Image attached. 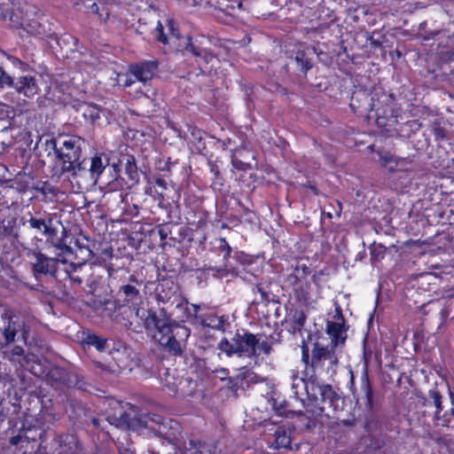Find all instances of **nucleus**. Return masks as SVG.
Here are the masks:
<instances>
[{
	"label": "nucleus",
	"instance_id": "17",
	"mask_svg": "<svg viewBox=\"0 0 454 454\" xmlns=\"http://www.w3.org/2000/svg\"><path fill=\"white\" fill-rule=\"evenodd\" d=\"M25 21L22 28L30 35L43 37L51 34L50 25L45 18L38 13L37 10L36 16H29Z\"/></svg>",
	"mask_w": 454,
	"mask_h": 454
},
{
	"label": "nucleus",
	"instance_id": "58",
	"mask_svg": "<svg viewBox=\"0 0 454 454\" xmlns=\"http://www.w3.org/2000/svg\"><path fill=\"white\" fill-rule=\"evenodd\" d=\"M210 170L215 176H217L220 173L218 166L215 163L210 162Z\"/></svg>",
	"mask_w": 454,
	"mask_h": 454
},
{
	"label": "nucleus",
	"instance_id": "36",
	"mask_svg": "<svg viewBox=\"0 0 454 454\" xmlns=\"http://www.w3.org/2000/svg\"><path fill=\"white\" fill-rule=\"evenodd\" d=\"M275 448H288L291 444V438L284 428L278 427L274 434Z\"/></svg>",
	"mask_w": 454,
	"mask_h": 454
},
{
	"label": "nucleus",
	"instance_id": "37",
	"mask_svg": "<svg viewBox=\"0 0 454 454\" xmlns=\"http://www.w3.org/2000/svg\"><path fill=\"white\" fill-rule=\"evenodd\" d=\"M203 271L206 275L209 276H213L215 278H224V277H227L229 271L228 270L226 269V267H212V266H208V267H205L203 269Z\"/></svg>",
	"mask_w": 454,
	"mask_h": 454
},
{
	"label": "nucleus",
	"instance_id": "9",
	"mask_svg": "<svg viewBox=\"0 0 454 454\" xmlns=\"http://www.w3.org/2000/svg\"><path fill=\"white\" fill-rule=\"evenodd\" d=\"M160 382L164 390L173 396H192L197 389V381L187 373L176 369H166L160 375Z\"/></svg>",
	"mask_w": 454,
	"mask_h": 454
},
{
	"label": "nucleus",
	"instance_id": "34",
	"mask_svg": "<svg viewBox=\"0 0 454 454\" xmlns=\"http://www.w3.org/2000/svg\"><path fill=\"white\" fill-rule=\"evenodd\" d=\"M200 325L204 327H208L212 329H223V320L222 317H219L215 315H207L206 317H200Z\"/></svg>",
	"mask_w": 454,
	"mask_h": 454
},
{
	"label": "nucleus",
	"instance_id": "15",
	"mask_svg": "<svg viewBox=\"0 0 454 454\" xmlns=\"http://www.w3.org/2000/svg\"><path fill=\"white\" fill-rule=\"evenodd\" d=\"M159 61L157 59L145 60L129 67V72L135 80L146 82L153 79L158 71Z\"/></svg>",
	"mask_w": 454,
	"mask_h": 454
},
{
	"label": "nucleus",
	"instance_id": "28",
	"mask_svg": "<svg viewBox=\"0 0 454 454\" xmlns=\"http://www.w3.org/2000/svg\"><path fill=\"white\" fill-rule=\"evenodd\" d=\"M184 51L192 53L195 57L200 58L207 64L209 63L213 59V55L207 49L195 44L191 37H187Z\"/></svg>",
	"mask_w": 454,
	"mask_h": 454
},
{
	"label": "nucleus",
	"instance_id": "42",
	"mask_svg": "<svg viewBox=\"0 0 454 454\" xmlns=\"http://www.w3.org/2000/svg\"><path fill=\"white\" fill-rule=\"evenodd\" d=\"M294 273L298 275L299 278L304 279L308 275L310 274L309 268L304 263H298L294 268Z\"/></svg>",
	"mask_w": 454,
	"mask_h": 454
},
{
	"label": "nucleus",
	"instance_id": "64",
	"mask_svg": "<svg viewBox=\"0 0 454 454\" xmlns=\"http://www.w3.org/2000/svg\"><path fill=\"white\" fill-rule=\"evenodd\" d=\"M92 422H93V424H94L96 427H98V419H93Z\"/></svg>",
	"mask_w": 454,
	"mask_h": 454
},
{
	"label": "nucleus",
	"instance_id": "50",
	"mask_svg": "<svg viewBox=\"0 0 454 454\" xmlns=\"http://www.w3.org/2000/svg\"><path fill=\"white\" fill-rule=\"evenodd\" d=\"M20 431H23V434H27L30 436L36 437L37 428L35 426H29L27 427H25V426L23 425L22 427L20 428Z\"/></svg>",
	"mask_w": 454,
	"mask_h": 454
},
{
	"label": "nucleus",
	"instance_id": "49",
	"mask_svg": "<svg viewBox=\"0 0 454 454\" xmlns=\"http://www.w3.org/2000/svg\"><path fill=\"white\" fill-rule=\"evenodd\" d=\"M257 349H261L265 355H270L271 351V344L268 341H259V345L257 346Z\"/></svg>",
	"mask_w": 454,
	"mask_h": 454
},
{
	"label": "nucleus",
	"instance_id": "13",
	"mask_svg": "<svg viewBox=\"0 0 454 454\" xmlns=\"http://www.w3.org/2000/svg\"><path fill=\"white\" fill-rule=\"evenodd\" d=\"M27 255L34 258L31 265L33 273L35 276H55L58 271V263L67 262L65 258L48 256L38 248L30 249Z\"/></svg>",
	"mask_w": 454,
	"mask_h": 454
},
{
	"label": "nucleus",
	"instance_id": "21",
	"mask_svg": "<svg viewBox=\"0 0 454 454\" xmlns=\"http://www.w3.org/2000/svg\"><path fill=\"white\" fill-rule=\"evenodd\" d=\"M12 88L19 93L27 98H31L38 93V85L36 79L31 75L20 76L14 82Z\"/></svg>",
	"mask_w": 454,
	"mask_h": 454
},
{
	"label": "nucleus",
	"instance_id": "19",
	"mask_svg": "<svg viewBox=\"0 0 454 454\" xmlns=\"http://www.w3.org/2000/svg\"><path fill=\"white\" fill-rule=\"evenodd\" d=\"M2 317L5 320L2 334L4 337L5 345H9L14 341L17 333L24 326V323L8 311L4 313Z\"/></svg>",
	"mask_w": 454,
	"mask_h": 454
},
{
	"label": "nucleus",
	"instance_id": "57",
	"mask_svg": "<svg viewBox=\"0 0 454 454\" xmlns=\"http://www.w3.org/2000/svg\"><path fill=\"white\" fill-rule=\"evenodd\" d=\"M192 316L197 319L198 322H200V317H202L201 315H199L200 306L198 305H192Z\"/></svg>",
	"mask_w": 454,
	"mask_h": 454
},
{
	"label": "nucleus",
	"instance_id": "23",
	"mask_svg": "<svg viewBox=\"0 0 454 454\" xmlns=\"http://www.w3.org/2000/svg\"><path fill=\"white\" fill-rule=\"evenodd\" d=\"M27 223L31 229L41 232L46 238L57 236L58 231L53 226V220L51 217L37 218L35 216H31L27 220Z\"/></svg>",
	"mask_w": 454,
	"mask_h": 454
},
{
	"label": "nucleus",
	"instance_id": "6",
	"mask_svg": "<svg viewBox=\"0 0 454 454\" xmlns=\"http://www.w3.org/2000/svg\"><path fill=\"white\" fill-rule=\"evenodd\" d=\"M344 401L329 384L312 382L306 410L314 416L331 418L342 408Z\"/></svg>",
	"mask_w": 454,
	"mask_h": 454
},
{
	"label": "nucleus",
	"instance_id": "30",
	"mask_svg": "<svg viewBox=\"0 0 454 454\" xmlns=\"http://www.w3.org/2000/svg\"><path fill=\"white\" fill-rule=\"evenodd\" d=\"M125 175L129 180L128 187L134 186L139 182V172L134 156H128L125 163Z\"/></svg>",
	"mask_w": 454,
	"mask_h": 454
},
{
	"label": "nucleus",
	"instance_id": "38",
	"mask_svg": "<svg viewBox=\"0 0 454 454\" xmlns=\"http://www.w3.org/2000/svg\"><path fill=\"white\" fill-rule=\"evenodd\" d=\"M203 271L206 275L209 276H213L215 278H224V277H227L229 271L228 270L226 269V267H212V266H208V267H205L203 269Z\"/></svg>",
	"mask_w": 454,
	"mask_h": 454
},
{
	"label": "nucleus",
	"instance_id": "53",
	"mask_svg": "<svg viewBox=\"0 0 454 454\" xmlns=\"http://www.w3.org/2000/svg\"><path fill=\"white\" fill-rule=\"evenodd\" d=\"M377 426H378L377 421H374L373 419H372V420L368 419L364 425V427L368 432H371L373 429H375L377 427Z\"/></svg>",
	"mask_w": 454,
	"mask_h": 454
},
{
	"label": "nucleus",
	"instance_id": "45",
	"mask_svg": "<svg viewBox=\"0 0 454 454\" xmlns=\"http://www.w3.org/2000/svg\"><path fill=\"white\" fill-rule=\"evenodd\" d=\"M254 292H257L260 294L261 296V302H268L270 301V295L269 293L264 290V288L262 286V285L257 284L255 287L253 289Z\"/></svg>",
	"mask_w": 454,
	"mask_h": 454
},
{
	"label": "nucleus",
	"instance_id": "22",
	"mask_svg": "<svg viewBox=\"0 0 454 454\" xmlns=\"http://www.w3.org/2000/svg\"><path fill=\"white\" fill-rule=\"evenodd\" d=\"M361 392L363 398L365 400L366 409L371 412H374L377 409V403L373 398V390L369 379L367 364L364 365L361 376Z\"/></svg>",
	"mask_w": 454,
	"mask_h": 454
},
{
	"label": "nucleus",
	"instance_id": "20",
	"mask_svg": "<svg viewBox=\"0 0 454 454\" xmlns=\"http://www.w3.org/2000/svg\"><path fill=\"white\" fill-rule=\"evenodd\" d=\"M59 454H83V448L75 434H62L56 439Z\"/></svg>",
	"mask_w": 454,
	"mask_h": 454
},
{
	"label": "nucleus",
	"instance_id": "11",
	"mask_svg": "<svg viewBox=\"0 0 454 454\" xmlns=\"http://www.w3.org/2000/svg\"><path fill=\"white\" fill-rule=\"evenodd\" d=\"M29 16H36V7L27 2L15 4L12 0H0V19L9 25L22 28Z\"/></svg>",
	"mask_w": 454,
	"mask_h": 454
},
{
	"label": "nucleus",
	"instance_id": "16",
	"mask_svg": "<svg viewBox=\"0 0 454 454\" xmlns=\"http://www.w3.org/2000/svg\"><path fill=\"white\" fill-rule=\"evenodd\" d=\"M442 395L440 391V389L437 387H434V388H431L428 391L427 396L422 397L423 400V405L424 406H434V418L437 421H441L442 425L444 426L448 422H450V416L447 412H444L443 414H441L442 411Z\"/></svg>",
	"mask_w": 454,
	"mask_h": 454
},
{
	"label": "nucleus",
	"instance_id": "60",
	"mask_svg": "<svg viewBox=\"0 0 454 454\" xmlns=\"http://www.w3.org/2000/svg\"><path fill=\"white\" fill-rule=\"evenodd\" d=\"M135 82V80L131 77H126L125 81L123 82L124 87H129Z\"/></svg>",
	"mask_w": 454,
	"mask_h": 454
},
{
	"label": "nucleus",
	"instance_id": "25",
	"mask_svg": "<svg viewBox=\"0 0 454 454\" xmlns=\"http://www.w3.org/2000/svg\"><path fill=\"white\" fill-rule=\"evenodd\" d=\"M258 376L256 373L252 372L246 366L239 369L238 374L233 378H229V384L233 391H237L239 388L244 387V382L246 383H255L258 381Z\"/></svg>",
	"mask_w": 454,
	"mask_h": 454
},
{
	"label": "nucleus",
	"instance_id": "51",
	"mask_svg": "<svg viewBox=\"0 0 454 454\" xmlns=\"http://www.w3.org/2000/svg\"><path fill=\"white\" fill-rule=\"evenodd\" d=\"M384 247L381 245H373L372 248V257H378L384 253Z\"/></svg>",
	"mask_w": 454,
	"mask_h": 454
},
{
	"label": "nucleus",
	"instance_id": "39",
	"mask_svg": "<svg viewBox=\"0 0 454 454\" xmlns=\"http://www.w3.org/2000/svg\"><path fill=\"white\" fill-rule=\"evenodd\" d=\"M14 82V78L8 74L3 67H0V88H12Z\"/></svg>",
	"mask_w": 454,
	"mask_h": 454
},
{
	"label": "nucleus",
	"instance_id": "3",
	"mask_svg": "<svg viewBox=\"0 0 454 454\" xmlns=\"http://www.w3.org/2000/svg\"><path fill=\"white\" fill-rule=\"evenodd\" d=\"M46 145L52 148L59 162L60 174H67L69 181L74 183V176L85 160L82 151L86 141L78 136H59L47 140Z\"/></svg>",
	"mask_w": 454,
	"mask_h": 454
},
{
	"label": "nucleus",
	"instance_id": "32",
	"mask_svg": "<svg viewBox=\"0 0 454 454\" xmlns=\"http://www.w3.org/2000/svg\"><path fill=\"white\" fill-rule=\"evenodd\" d=\"M309 55L310 54L305 51H298L294 57L297 67L305 75L313 67L312 59Z\"/></svg>",
	"mask_w": 454,
	"mask_h": 454
},
{
	"label": "nucleus",
	"instance_id": "62",
	"mask_svg": "<svg viewBox=\"0 0 454 454\" xmlns=\"http://www.w3.org/2000/svg\"><path fill=\"white\" fill-rule=\"evenodd\" d=\"M446 412L449 414V416H450V419H451V417H453V416H454V409H453V408H451V409H450V412H448V411H446Z\"/></svg>",
	"mask_w": 454,
	"mask_h": 454
},
{
	"label": "nucleus",
	"instance_id": "46",
	"mask_svg": "<svg viewBox=\"0 0 454 454\" xmlns=\"http://www.w3.org/2000/svg\"><path fill=\"white\" fill-rule=\"evenodd\" d=\"M338 425L344 426L347 427H352L356 424V419L354 415H350L347 419H338Z\"/></svg>",
	"mask_w": 454,
	"mask_h": 454
},
{
	"label": "nucleus",
	"instance_id": "14",
	"mask_svg": "<svg viewBox=\"0 0 454 454\" xmlns=\"http://www.w3.org/2000/svg\"><path fill=\"white\" fill-rule=\"evenodd\" d=\"M325 332L331 339L328 345L341 351L347 340V328L341 314L336 321H327Z\"/></svg>",
	"mask_w": 454,
	"mask_h": 454
},
{
	"label": "nucleus",
	"instance_id": "10",
	"mask_svg": "<svg viewBox=\"0 0 454 454\" xmlns=\"http://www.w3.org/2000/svg\"><path fill=\"white\" fill-rule=\"evenodd\" d=\"M108 158L102 155H94L90 161L85 159L79 166L78 172L74 176V183L79 189L87 188L97 184L100 175L108 165Z\"/></svg>",
	"mask_w": 454,
	"mask_h": 454
},
{
	"label": "nucleus",
	"instance_id": "1",
	"mask_svg": "<svg viewBox=\"0 0 454 454\" xmlns=\"http://www.w3.org/2000/svg\"><path fill=\"white\" fill-rule=\"evenodd\" d=\"M160 316L157 314L148 316L145 328L149 331L156 330L155 338L165 351L175 356H181L187 345V340L191 335V330L187 326L172 322L166 316L165 310H160Z\"/></svg>",
	"mask_w": 454,
	"mask_h": 454
},
{
	"label": "nucleus",
	"instance_id": "27",
	"mask_svg": "<svg viewBox=\"0 0 454 454\" xmlns=\"http://www.w3.org/2000/svg\"><path fill=\"white\" fill-rule=\"evenodd\" d=\"M184 448L192 454H215V446L209 443L195 440L184 442Z\"/></svg>",
	"mask_w": 454,
	"mask_h": 454
},
{
	"label": "nucleus",
	"instance_id": "33",
	"mask_svg": "<svg viewBox=\"0 0 454 454\" xmlns=\"http://www.w3.org/2000/svg\"><path fill=\"white\" fill-rule=\"evenodd\" d=\"M291 322L294 324L293 332L294 333H301L302 327L306 323L307 317L303 310L301 309H292L290 311Z\"/></svg>",
	"mask_w": 454,
	"mask_h": 454
},
{
	"label": "nucleus",
	"instance_id": "47",
	"mask_svg": "<svg viewBox=\"0 0 454 454\" xmlns=\"http://www.w3.org/2000/svg\"><path fill=\"white\" fill-rule=\"evenodd\" d=\"M83 115L85 118H90L91 121H95L99 119V111L96 107H91L89 109V113L85 112Z\"/></svg>",
	"mask_w": 454,
	"mask_h": 454
},
{
	"label": "nucleus",
	"instance_id": "63",
	"mask_svg": "<svg viewBox=\"0 0 454 454\" xmlns=\"http://www.w3.org/2000/svg\"><path fill=\"white\" fill-rule=\"evenodd\" d=\"M315 427V422H314V421H312V420H309V423H308V425H307V427H309H309Z\"/></svg>",
	"mask_w": 454,
	"mask_h": 454
},
{
	"label": "nucleus",
	"instance_id": "54",
	"mask_svg": "<svg viewBox=\"0 0 454 454\" xmlns=\"http://www.w3.org/2000/svg\"><path fill=\"white\" fill-rule=\"evenodd\" d=\"M11 354L12 356H22L24 354V349L20 346H15L11 350Z\"/></svg>",
	"mask_w": 454,
	"mask_h": 454
},
{
	"label": "nucleus",
	"instance_id": "41",
	"mask_svg": "<svg viewBox=\"0 0 454 454\" xmlns=\"http://www.w3.org/2000/svg\"><path fill=\"white\" fill-rule=\"evenodd\" d=\"M431 132L433 133L436 141H442L447 137L446 129L437 123H434V125L431 127Z\"/></svg>",
	"mask_w": 454,
	"mask_h": 454
},
{
	"label": "nucleus",
	"instance_id": "61",
	"mask_svg": "<svg viewBox=\"0 0 454 454\" xmlns=\"http://www.w3.org/2000/svg\"><path fill=\"white\" fill-rule=\"evenodd\" d=\"M70 279L77 285H80L82 282V278L79 277H70Z\"/></svg>",
	"mask_w": 454,
	"mask_h": 454
},
{
	"label": "nucleus",
	"instance_id": "40",
	"mask_svg": "<svg viewBox=\"0 0 454 454\" xmlns=\"http://www.w3.org/2000/svg\"><path fill=\"white\" fill-rule=\"evenodd\" d=\"M26 441V442H35V436H30L27 434H23V431L20 430V433L17 435H14L10 438L9 442L12 446L18 445L20 442Z\"/></svg>",
	"mask_w": 454,
	"mask_h": 454
},
{
	"label": "nucleus",
	"instance_id": "59",
	"mask_svg": "<svg viewBox=\"0 0 454 454\" xmlns=\"http://www.w3.org/2000/svg\"><path fill=\"white\" fill-rule=\"evenodd\" d=\"M158 232L161 240H165L168 238V231H166L163 228L160 229Z\"/></svg>",
	"mask_w": 454,
	"mask_h": 454
},
{
	"label": "nucleus",
	"instance_id": "2",
	"mask_svg": "<svg viewBox=\"0 0 454 454\" xmlns=\"http://www.w3.org/2000/svg\"><path fill=\"white\" fill-rule=\"evenodd\" d=\"M142 284V280H138L133 274L130 275L129 277L128 283L120 286L115 294L114 301H113L115 310L123 309L121 314H127L129 312V316H127V317H122V319L124 320L122 325L127 330L135 331L133 322L130 319L132 315L140 319L145 325L148 317L147 316L156 314V312L152 309H145L139 306L142 302V294L139 290Z\"/></svg>",
	"mask_w": 454,
	"mask_h": 454
},
{
	"label": "nucleus",
	"instance_id": "52",
	"mask_svg": "<svg viewBox=\"0 0 454 454\" xmlns=\"http://www.w3.org/2000/svg\"><path fill=\"white\" fill-rule=\"evenodd\" d=\"M168 30L170 32V35L172 36H175V37H178V33H177V29L175 27V22L171 20H168Z\"/></svg>",
	"mask_w": 454,
	"mask_h": 454
},
{
	"label": "nucleus",
	"instance_id": "5",
	"mask_svg": "<svg viewBox=\"0 0 454 454\" xmlns=\"http://www.w3.org/2000/svg\"><path fill=\"white\" fill-rule=\"evenodd\" d=\"M341 353L329 345L319 341L313 344L311 355L306 341L301 344V362L306 369L310 368L314 373L333 375L339 364V355Z\"/></svg>",
	"mask_w": 454,
	"mask_h": 454
},
{
	"label": "nucleus",
	"instance_id": "56",
	"mask_svg": "<svg viewBox=\"0 0 454 454\" xmlns=\"http://www.w3.org/2000/svg\"><path fill=\"white\" fill-rule=\"evenodd\" d=\"M155 184L161 189H167V182L163 178H157Z\"/></svg>",
	"mask_w": 454,
	"mask_h": 454
},
{
	"label": "nucleus",
	"instance_id": "35",
	"mask_svg": "<svg viewBox=\"0 0 454 454\" xmlns=\"http://www.w3.org/2000/svg\"><path fill=\"white\" fill-rule=\"evenodd\" d=\"M87 345L95 347L98 351H105L107 340L94 333H89L83 340Z\"/></svg>",
	"mask_w": 454,
	"mask_h": 454
},
{
	"label": "nucleus",
	"instance_id": "43",
	"mask_svg": "<svg viewBox=\"0 0 454 454\" xmlns=\"http://www.w3.org/2000/svg\"><path fill=\"white\" fill-rule=\"evenodd\" d=\"M156 31V39L162 43L163 44L168 43V36L163 32V26L161 22L159 20L155 28Z\"/></svg>",
	"mask_w": 454,
	"mask_h": 454
},
{
	"label": "nucleus",
	"instance_id": "24",
	"mask_svg": "<svg viewBox=\"0 0 454 454\" xmlns=\"http://www.w3.org/2000/svg\"><path fill=\"white\" fill-rule=\"evenodd\" d=\"M291 379V388L294 396L301 402H304L301 395L306 394L309 398V392H310L311 384L312 382H316V380L311 377L309 380H305L302 377L298 375L297 372L294 371L292 372Z\"/></svg>",
	"mask_w": 454,
	"mask_h": 454
},
{
	"label": "nucleus",
	"instance_id": "18",
	"mask_svg": "<svg viewBox=\"0 0 454 454\" xmlns=\"http://www.w3.org/2000/svg\"><path fill=\"white\" fill-rule=\"evenodd\" d=\"M349 106L354 113L369 114L372 109V94L370 96L365 90H356L350 98Z\"/></svg>",
	"mask_w": 454,
	"mask_h": 454
},
{
	"label": "nucleus",
	"instance_id": "4",
	"mask_svg": "<svg viewBox=\"0 0 454 454\" xmlns=\"http://www.w3.org/2000/svg\"><path fill=\"white\" fill-rule=\"evenodd\" d=\"M114 413L113 415H107V420L110 424L114 425L117 427L122 429L137 430L139 428H152L155 429L152 423L158 422L159 428L157 429L160 434H166L163 428L169 424V427L173 428L172 424L178 427V424L175 421L161 419L156 415L141 414L138 408L134 405H129L127 410H123L120 403H114Z\"/></svg>",
	"mask_w": 454,
	"mask_h": 454
},
{
	"label": "nucleus",
	"instance_id": "26",
	"mask_svg": "<svg viewBox=\"0 0 454 454\" xmlns=\"http://www.w3.org/2000/svg\"><path fill=\"white\" fill-rule=\"evenodd\" d=\"M26 365L27 369L36 377H46V373L50 368V364L44 359H40L34 354L26 356Z\"/></svg>",
	"mask_w": 454,
	"mask_h": 454
},
{
	"label": "nucleus",
	"instance_id": "12",
	"mask_svg": "<svg viewBox=\"0 0 454 454\" xmlns=\"http://www.w3.org/2000/svg\"><path fill=\"white\" fill-rule=\"evenodd\" d=\"M47 382L56 388L76 387L88 391L89 384L79 372L57 365H51L46 373Z\"/></svg>",
	"mask_w": 454,
	"mask_h": 454
},
{
	"label": "nucleus",
	"instance_id": "55",
	"mask_svg": "<svg viewBox=\"0 0 454 454\" xmlns=\"http://www.w3.org/2000/svg\"><path fill=\"white\" fill-rule=\"evenodd\" d=\"M90 12L92 13H95V14H98L99 17H102V13H100V8H99V5L96 3H93L91 5H90Z\"/></svg>",
	"mask_w": 454,
	"mask_h": 454
},
{
	"label": "nucleus",
	"instance_id": "8",
	"mask_svg": "<svg viewBox=\"0 0 454 454\" xmlns=\"http://www.w3.org/2000/svg\"><path fill=\"white\" fill-rule=\"evenodd\" d=\"M259 339L256 335L244 329L238 330L231 340L223 339L218 343V348L227 356L239 354L248 357L257 356Z\"/></svg>",
	"mask_w": 454,
	"mask_h": 454
},
{
	"label": "nucleus",
	"instance_id": "29",
	"mask_svg": "<svg viewBox=\"0 0 454 454\" xmlns=\"http://www.w3.org/2000/svg\"><path fill=\"white\" fill-rule=\"evenodd\" d=\"M380 164L387 168L390 172L396 171L401 169L403 163L405 162V159H399L389 153H379Z\"/></svg>",
	"mask_w": 454,
	"mask_h": 454
},
{
	"label": "nucleus",
	"instance_id": "48",
	"mask_svg": "<svg viewBox=\"0 0 454 454\" xmlns=\"http://www.w3.org/2000/svg\"><path fill=\"white\" fill-rule=\"evenodd\" d=\"M301 278L298 277V275L296 273H292L290 275H288L287 278H286V282L290 285V286H295L297 285H299L301 282Z\"/></svg>",
	"mask_w": 454,
	"mask_h": 454
},
{
	"label": "nucleus",
	"instance_id": "7",
	"mask_svg": "<svg viewBox=\"0 0 454 454\" xmlns=\"http://www.w3.org/2000/svg\"><path fill=\"white\" fill-rule=\"evenodd\" d=\"M376 114L378 127L387 131L395 126L398 121L399 108L393 93H387L382 90H376L372 93V109Z\"/></svg>",
	"mask_w": 454,
	"mask_h": 454
},
{
	"label": "nucleus",
	"instance_id": "44",
	"mask_svg": "<svg viewBox=\"0 0 454 454\" xmlns=\"http://www.w3.org/2000/svg\"><path fill=\"white\" fill-rule=\"evenodd\" d=\"M219 249L224 253L223 260H227L231 256V247L228 244L225 239H220Z\"/></svg>",
	"mask_w": 454,
	"mask_h": 454
},
{
	"label": "nucleus",
	"instance_id": "31",
	"mask_svg": "<svg viewBox=\"0 0 454 454\" xmlns=\"http://www.w3.org/2000/svg\"><path fill=\"white\" fill-rule=\"evenodd\" d=\"M53 239L54 237H48L46 239L45 245L48 248L55 247L57 250H59V252L56 253L54 256L63 258L64 255L71 254L73 253L71 247L67 246L63 239H59L57 241H54Z\"/></svg>",
	"mask_w": 454,
	"mask_h": 454
}]
</instances>
